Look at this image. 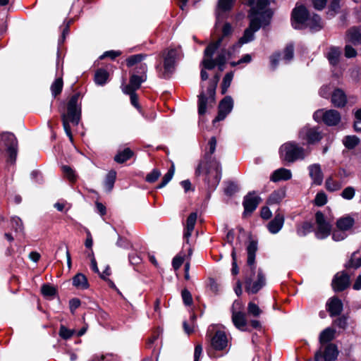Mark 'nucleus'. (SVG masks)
Returning <instances> with one entry per match:
<instances>
[{
    "label": "nucleus",
    "mask_w": 361,
    "mask_h": 361,
    "mask_svg": "<svg viewBox=\"0 0 361 361\" xmlns=\"http://www.w3.org/2000/svg\"><path fill=\"white\" fill-rule=\"evenodd\" d=\"M243 2L251 7L249 14L250 23L238 41L240 44L252 41L255 32L260 28L262 24V18L265 16H269V13L264 11L268 4V0H243Z\"/></svg>",
    "instance_id": "nucleus-1"
},
{
    "label": "nucleus",
    "mask_w": 361,
    "mask_h": 361,
    "mask_svg": "<svg viewBox=\"0 0 361 361\" xmlns=\"http://www.w3.org/2000/svg\"><path fill=\"white\" fill-rule=\"evenodd\" d=\"M292 25L295 29L309 28L311 31H318L322 27L321 18L317 14L311 15L303 6H296L291 14Z\"/></svg>",
    "instance_id": "nucleus-2"
},
{
    "label": "nucleus",
    "mask_w": 361,
    "mask_h": 361,
    "mask_svg": "<svg viewBox=\"0 0 361 361\" xmlns=\"http://www.w3.org/2000/svg\"><path fill=\"white\" fill-rule=\"evenodd\" d=\"M182 56L180 47H170L162 51L163 64L157 65L156 69L159 76L169 78L175 70L176 63Z\"/></svg>",
    "instance_id": "nucleus-3"
},
{
    "label": "nucleus",
    "mask_w": 361,
    "mask_h": 361,
    "mask_svg": "<svg viewBox=\"0 0 361 361\" xmlns=\"http://www.w3.org/2000/svg\"><path fill=\"white\" fill-rule=\"evenodd\" d=\"M78 94L73 95L68 103L67 113L62 115L63 128L71 142H73V135L69 123L78 125L80 116V109L78 104Z\"/></svg>",
    "instance_id": "nucleus-4"
},
{
    "label": "nucleus",
    "mask_w": 361,
    "mask_h": 361,
    "mask_svg": "<svg viewBox=\"0 0 361 361\" xmlns=\"http://www.w3.org/2000/svg\"><path fill=\"white\" fill-rule=\"evenodd\" d=\"M222 44V38H219L216 42H211L204 50V59L202 63L205 68L212 69L215 66H222L226 61V51L222 49L218 53L217 56L213 59L212 56L215 51Z\"/></svg>",
    "instance_id": "nucleus-5"
},
{
    "label": "nucleus",
    "mask_w": 361,
    "mask_h": 361,
    "mask_svg": "<svg viewBox=\"0 0 361 361\" xmlns=\"http://www.w3.org/2000/svg\"><path fill=\"white\" fill-rule=\"evenodd\" d=\"M207 165V162H200L196 170V173L198 175L202 173H205V180L207 182L209 187L211 189H214L218 185L221 179V166L219 163L216 161L210 162L208 168Z\"/></svg>",
    "instance_id": "nucleus-6"
},
{
    "label": "nucleus",
    "mask_w": 361,
    "mask_h": 361,
    "mask_svg": "<svg viewBox=\"0 0 361 361\" xmlns=\"http://www.w3.org/2000/svg\"><path fill=\"white\" fill-rule=\"evenodd\" d=\"M279 154L282 160L288 163L302 160L307 156L305 149L294 142H288L282 145L279 148Z\"/></svg>",
    "instance_id": "nucleus-7"
},
{
    "label": "nucleus",
    "mask_w": 361,
    "mask_h": 361,
    "mask_svg": "<svg viewBox=\"0 0 361 361\" xmlns=\"http://www.w3.org/2000/svg\"><path fill=\"white\" fill-rule=\"evenodd\" d=\"M207 336L210 338V343L215 350H224L228 345V340L225 331L218 325H210L207 331Z\"/></svg>",
    "instance_id": "nucleus-8"
},
{
    "label": "nucleus",
    "mask_w": 361,
    "mask_h": 361,
    "mask_svg": "<svg viewBox=\"0 0 361 361\" xmlns=\"http://www.w3.org/2000/svg\"><path fill=\"white\" fill-rule=\"evenodd\" d=\"M314 120L317 123L323 122L329 127L337 126L341 122V114L336 109H321L313 114Z\"/></svg>",
    "instance_id": "nucleus-9"
},
{
    "label": "nucleus",
    "mask_w": 361,
    "mask_h": 361,
    "mask_svg": "<svg viewBox=\"0 0 361 361\" xmlns=\"http://www.w3.org/2000/svg\"><path fill=\"white\" fill-rule=\"evenodd\" d=\"M231 312V319L235 327L242 331H250L247 315L243 312V304L240 301L233 302Z\"/></svg>",
    "instance_id": "nucleus-10"
},
{
    "label": "nucleus",
    "mask_w": 361,
    "mask_h": 361,
    "mask_svg": "<svg viewBox=\"0 0 361 361\" xmlns=\"http://www.w3.org/2000/svg\"><path fill=\"white\" fill-rule=\"evenodd\" d=\"M1 139L6 147L7 161L11 164L15 163L18 153V141L16 136L11 133L6 132L1 134Z\"/></svg>",
    "instance_id": "nucleus-11"
},
{
    "label": "nucleus",
    "mask_w": 361,
    "mask_h": 361,
    "mask_svg": "<svg viewBox=\"0 0 361 361\" xmlns=\"http://www.w3.org/2000/svg\"><path fill=\"white\" fill-rule=\"evenodd\" d=\"M315 222L316 229L314 234L317 239H326L331 235V225L322 212H317L315 214Z\"/></svg>",
    "instance_id": "nucleus-12"
},
{
    "label": "nucleus",
    "mask_w": 361,
    "mask_h": 361,
    "mask_svg": "<svg viewBox=\"0 0 361 361\" xmlns=\"http://www.w3.org/2000/svg\"><path fill=\"white\" fill-rule=\"evenodd\" d=\"M219 81V78L211 82L207 87V94L208 97H207L203 92L200 93L199 95L198 99V113L200 115H203L205 114L207 110V103H214V95L216 87Z\"/></svg>",
    "instance_id": "nucleus-13"
},
{
    "label": "nucleus",
    "mask_w": 361,
    "mask_h": 361,
    "mask_svg": "<svg viewBox=\"0 0 361 361\" xmlns=\"http://www.w3.org/2000/svg\"><path fill=\"white\" fill-rule=\"evenodd\" d=\"M299 138L307 144H314L321 140L322 135L317 128L305 126L299 132Z\"/></svg>",
    "instance_id": "nucleus-14"
},
{
    "label": "nucleus",
    "mask_w": 361,
    "mask_h": 361,
    "mask_svg": "<svg viewBox=\"0 0 361 361\" xmlns=\"http://www.w3.org/2000/svg\"><path fill=\"white\" fill-rule=\"evenodd\" d=\"M338 355L337 346L335 344L329 343L326 345L322 354L321 350L317 351L314 355V361H334L336 360Z\"/></svg>",
    "instance_id": "nucleus-15"
},
{
    "label": "nucleus",
    "mask_w": 361,
    "mask_h": 361,
    "mask_svg": "<svg viewBox=\"0 0 361 361\" xmlns=\"http://www.w3.org/2000/svg\"><path fill=\"white\" fill-rule=\"evenodd\" d=\"M146 57L147 55L143 54L130 56L126 59L127 66L131 67L136 65V73L140 75H146L147 66L146 63H141Z\"/></svg>",
    "instance_id": "nucleus-16"
},
{
    "label": "nucleus",
    "mask_w": 361,
    "mask_h": 361,
    "mask_svg": "<svg viewBox=\"0 0 361 361\" xmlns=\"http://www.w3.org/2000/svg\"><path fill=\"white\" fill-rule=\"evenodd\" d=\"M233 107V101L231 97H225L219 103L217 116L213 122H219L224 120L226 116L231 111Z\"/></svg>",
    "instance_id": "nucleus-17"
},
{
    "label": "nucleus",
    "mask_w": 361,
    "mask_h": 361,
    "mask_svg": "<svg viewBox=\"0 0 361 361\" xmlns=\"http://www.w3.org/2000/svg\"><path fill=\"white\" fill-rule=\"evenodd\" d=\"M146 80L147 75H137V74H133L130 78L129 84L123 86L122 90L124 93L135 92Z\"/></svg>",
    "instance_id": "nucleus-18"
},
{
    "label": "nucleus",
    "mask_w": 361,
    "mask_h": 361,
    "mask_svg": "<svg viewBox=\"0 0 361 361\" xmlns=\"http://www.w3.org/2000/svg\"><path fill=\"white\" fill-rule=\"evenodd\" d=\"M349 285L350 277L344 271L337 273L332 281V287L335 291H342Z\"/></svg>",
    "instance_id": "nucleus-19"
},
{
    "label": "nucleus",
    "mask_w": 361,
    "mask_h": 361,
    "mask_svg": "<svg viewBox=\"0 0 361 361\" xmlns=\"http://www.w3.org/2000/svg\"><path fill=\"white\" fill-rule=\"evenodd\" d=\"M265 285V278L261 270L257 272V279L254 281L247 280L246 281L245 289L249 293H257Z\"/></svg>",
    "instance_id": "nucleus-20"
},
{
    "label": "nucleus",
    "mask_w": 361,
    "mask_h": 361,
    "mask_svg": "<svg viewBox=\"0 0 361 361\" xmlns=\"http://www.w3.org/2000/svg\"><path fill=\"white\" fill-rule=\"evenodd\" d=\"M331 102L334 107L343 108L348 103L347 95L342 89L336 88L331 92Z\"/></svg>",
    "instance_id": "nucleus-21"
},
{
    "label": "nucleus",
    "mask_w": 361,
    "mask_h": 361,
    "mask_svg": "<svg viewBox=\"0 0 361 361\" xmlns=\"http://www.w3.org/2000/svg\"><path fill=\"white\" fill-rule=\"evenodd\" d=\"M309 176L312 180V184L321 185L324 180V174L319 164H310L307 167Z\"/></svg>",
    "instance_id": "nucleus-22"
},
{
    "label": "nucleus",
    "mask_w": 361,
    "mask_h": 361,
    "mask_svg": "<svg viewBox=\"0 0 361 361\" xmlns=\"http://www.w3.org/2000/svg\"><path fill=\"white\" fill-rule=\"evenodd\" d=\"M260 198L255 193L250 192L244 198L243 207H244V215L251 214L259 203Z\"/></svg>",
    "instance_id": "nucleus-23"
},
{
    "label": "nucleus",
    "mask_w": 361,
    "mask_h": 361,
    "mask_svg": "<svg viewBox=\"0 0 361 361\" xmlns=\"http://www.w3.org/2000/svg\"><path fill=\"white\" fill-rule=\"evenodd\" d=\"M293 46L289 44L284 49L283 54L276 53L274 57H272V66L280 61H283L284 63H288L293 58Z\"/></svg>",
    "instance_id": "nucleus-24"
},
{
    "label": "nucleus",
    "mask_w": 361,
    "mask_h": 361,
    "mask_svg": "<svg viewBox=\"0 0 361 361\" xmlns=\"http://www.w3.org/2000/svg\"><path fill=\"white\" fill-rule=\"evenodd\" d=\"M355 223V221L353 216L347 214L338 219L336 222V226L348 233L353 229Z\"/></svg>",
    "instance_id": "nucleus-25"
},
{
    "label": "nucleus",
    "mask_w": 361,
    "mask_h": 361,
    "mask_svg": "<svg viewBox=\"0 0 361 361\" xmlns=\"http://www.w3.org/2000/svg\"><path fill=\"white\" fill-rule=\"evenodd\" d=\"M326 306L331 317L339 315L343 310V303L337 298H330L326 303Z\"/></svg>",
    "instance_id": "nucleus-26"
},
{
    "label": "nucleus",
    "mask_w": 361,
    "mask_h": 361,
    "mask_svg": "<svg viewBox=\"0 0 361 361\" xmlns=\"http://www.w3.org/2000/svg\"><path fill=\"white\" fill-rule=\"evenodd\" d=\"M292 178V172L286 168H279L272 172V182L286 181Z\"/></svg>",
    "instance_id": "nucleus-27"
},
{
    "label": "nucleus",
    "mask_w": 361,
    "mask_h": 361,
    "mask_svg": "<svg viewBox=\"0 0 361 361\" xmlns=\"http://www.w3.org/2000/svg\"><path fill=\"white\" fill-rule=\"evenodd\" d=\"M344 184V181L336 180L333 176H329L326 179L325 188L329 192H336L339 190Z\"/></svg>",
    "instance_id": "nucleus-28"
},
{
    "label": "nucleus",
    "mask_w": 361,
    "mask_h": 361,
    "mask_svg": "<svg viewBox=\"0 0 361 361\" xmlns=\"http://www.w3.org/2000/svg\"><path fill=\"white\" fill-rule=\"evenodd\" d=\"M73 285L80 290H85L89 287L87 277L80 273H78L73 276Z\"/></svg>",
    "instance_id": "nucleus-29"
},
{
    "label": "nucleus",
    "mask_w": 361,
    "mask_h": 361,
    "mask_svg": "<svg viewBox=\"0 0 361 361\" xmlns=\"http://www.w3.org/2000/svg\"><path fill=\"white\" fill-rule=\"evenodd\" d=\"M284 215L276 212L274 218L272 219V234L279 233L284 224Z\"/></svg>",
    "instance_id": "nucleus-30"
},
{
    "label": "nucleus",
    "mask_w": 361,
    "mask_h": 361,
    "mask_svg": "<svg viewBox=\"0 0 361 361\" xmlns=\"http://www.w3.org/2000/svg\"><path fill=\"white\" fill-rule=\"evenodd\" d=\"M197 217V216L196 213H191L188 217L186 221L185 231L184 232V238L188 239L191 235L196 223Z\"/></svg>",
    "instance_id": "nucleus-31"
},
{
    "label": "nucleus",
    "mask_w": 361,
    "mask_h": 361,
    "mask_svg": "<svg viewBox=\"0 0 361 361\" xmlns=\"http://www.w3.org/2000/svg\"><path fill=\"white\" fill-rule=\"evenodd\" d=\"M257 243L255 241H251L247 247V265L250 267L251 269H252V267L254 266L255 264V252L257 251Z\"/></svg>",
    "instance_id": "nucleus-32"
},
{
    "label": "nucleus",
    "mask_w": 361,
    "mask_h": 361,
    "mask_svg": "<svg viewBox=\"0 0 361 361\" xmlns=\"http://www.w3.org/2000/svg\"><path fill=\"white\" fill-rule=\"evenodd\" d=\"M341 51L338 47H332L326 54L329 63L332 65H336L338 63Z\"/></svg>",
    "instance_id": "nucleus-33"
},
{
    "label": "nucleus",
    "mask_w": 361,
    "mask_h": 361,
    "mask_svg": "<svg viewBox=\"0 0 361 361\" xmlns=\"http://www.w3.org/2000/svg\"><path fill=\"white\" fill-rule=\"evenodd\" d=\"M336 331L330 327L323 330L319 335V342L323 344L334 339Z\"/></svg>",
    "instance_id": "nucleus-34"
},
{
    "label": "nucleus",
    "mask_w": 361,
    "mask_h": 361,
    "mask_svg": "<svg viewBox=\"0 0 361 361\" xmlns=\"http://www.w3.org/2000/svg\"><path fill=\"white\" fill-rule=\"evenodd\" d=\"M348 38L349 42L354 44L361 42V32L357 27H352L348 32Z\"/></svg>",
    "instance_id": "nucleus-35"
},
{
    "label": "nucleus",
    "mask_w": 361,
    "mask_h": 361,
    "mask_svg": "<svg viewBox=\"0 0 361 361\" xmlns=\"http://www.w3.org/2000/svg\"><path fill=\"white\" fill-rule=\"evenodd\" d=\"M133 155V151L130 148H126L123 150L118 152V154L114 157V160L117 163H123L130 159Z\"/></svg>",
    "instance_id": "nucleus-36"
},
{
    "label": "nucleus",
    "mask_w": 361,
    "mask_h": 361,
    "mask_svg": "<svg viewBox=\"0 0 361 361\" xmlns=\"http://www.w3.org/2000/svg\"><path fill=\"white\" fill-rule=\"evenodd\" d=\"M331 234L332 240L336 242L342 241L345 240L348 235L347 232L343 229L341 230V228H338L336 226L334 229H331Z\"/></svg>",
    "instance_id": "nucleus-37"
},
{
    "label": "nucleus",
    "mask_w": 361,
    "mask_h": 361,
    "mask_svg": "<svg viewBox=\"0 0 361 361\" xmlns=\"http://www.w3.org/2000/svg\"><path fill=\"white\" fill-rule=\"evenodd\" d=\"M361 267V257H357V252H353L349 260L345 264L346 269H357Z\"/></svg>",
    "instance_id": "nucleus-38"
},
{
    "label": "nucleus",
    "mask_w": 361,
    "mask_h": 361,
    "mask_svg": "<svg viewBox=\"0 0 361 361\" xmlns=\"http://www.w3.org/2000/svg\"><path fill=\"white\" fill-rule=\"evenodd\" d=\"M116 178V172L114 170L109 171L104 180V186L108 192L113 189Z\"/></svg>",
    "instance_id": "nucleus-39"
},
{
    "label": "nucleus",
    "mask_w": 361,
    "mask_h": 361,
    "mask_svg": "<svg viewBox=\"0 0 361 361\" xmlns=\"http://www.w3.org/2000/svg\"><path fill=\"white\" fill-rule=\"evenodd\" d=\"M109 78V73L106 70L99 69L94 75V81L98 85H104L106 82Z\"/></svg>",
    "instance_id": "nucleus-40"
},
{
    "label": "nucleus",
    "mask_w": 361,
    "mask_h": 361,
    "mask_svg": "<svg viewBox=\"0 0 361 361\" xmlns=\"http://www.w3.org/2000/svg\"><path fill=\"white\" fill-rule=\"evenodd\" d=\"M313 230V225L307 221L302 223L297 227V234L299 236H305Z\"/></svg>",
    "instance_id": "nucleus-41"
},
{
    "label": "nucleus",
    "mask_w": 361,
    "mask_h": 361,
    "mask_svg": "<svg viewBox=\"0 0 361 361\" xmlns=\"http://www.w3.org/2000/svg\"><path fill=\"white\" fill-rule=\"evenodd\" d=\"M343 145L348 149L355 148L360 142V139L355 135H348L343 139Z\"/></svg>",
    "instance_id": "nucleus-42"
},
{
    "label": "nucleus",
    "mask_w": 361,
    "mask_h": 361,
    "mask_svg": "<svg viewBox=\"0 0 361 361\" xmlns=\"http://www.w3.org/2000/svg\"><path fill=\"white\" fill-rule=\"evenodd\" d=\"M63 82L62 78H56L54 81V82L51 84V91L52 94L54 97L57 96L58 94H59L61 92L62 88H63Z\"/></svg>",
    "instance_id": "nucleus-43"
},
{
    "label": "nucleus",
    "mask_w": 361,
    "mask_h": 361,
    "mask_svg": "<svg viewBox=\"0 0 361 361\" xmlns=\"http://www.w3.org/2000/svg\"><path fill=\"white\" fill-rule=\"evenodd\" d=\"M41 292L44 297L51 298L56 294V289L53 286L44 284L42 286Z\"/></svg>",
    "instance_id": "nucleus-44"
},
{
    "label": "nucleus",
    "mask_w": 361,
    "mask_h": 361,
    "mask_svg": "<svg viewBox=\"0 0 361 361\" xmlns=\"http://www.w3.org/2000/svg\"><path fill=\"white\" fill-rule=\"evenodd\" d=\"M173 165L170 168L168 172L164 176L161 183L157 186V188H162L172 179L174 174Z\"/></svg>",
    "instance_id": "nucleus-45"
},
{
    "label": "nucleus",
    "mask_w": 361,
    "mask_h": 361,
    "mask_svg": "<svg viewBox=\"0 0 361 361\" xmlns=\"http://www.w3.org/2000/svg\"><path fill=\"white\" fill-rule=\"evenodd\" d=\"M62 171L64 176L68 179L71 182H75L76 180V175L75 171L68 166H63L61 167Z\"/></svg>",
    "instance_id": "nucleus-46"
},
{
    "label": "nucleus",
    "mask_w": 361,
    "mask_h": 361,
    "mask_svg": "<svg viewBox=\"0 0 361 361\" xmlns=\"http://www.w3.org/2000/svg\"><path fill=\"white\" fill-rule=\"evenodd\" d=\"M353 128L356 132H361V108L354 112Z\"/></svg>",
    "instance_id": "nucleus-47"
},
{
    "label": "nucleus",
    "mask_w": 361,
    "mask_h": 361,
    "mask_svg": "<svg viewBox=\"0 0 361 361\" xmlns=\"http://www.w3.org/2000/svg\"><path fill=\"white\" fill-rule=\"evenodd\" d=\"M247 312L253 317H259L262 313V310L259 306L253 302H250L247 305Z\"/></svg>",
    "instance_id": "nucleus-48"
},
{
    "label": "nucleus",
    "mask_w": 361,
    "mask_h": 361,
    "mask_svg": "<svg viewBox=\"0 0 361 361\" xmlns=\"http://www.w3.org/2000/svg\"><path fill=\"white\" fill-rule=\"evenodd\" d=\"M355 195V189L352 186L346 187L341 192V196L347 200L353 199Z\"/></svg>",
    "instance_id": "nucleus-49"
},
{
    "label": "nucleus",
    "mask_w": 361,
    "mask_h": 361,
    "mask_svg": "<svg viewBox=\"0 0 361 361\" xmlns=\"http://www.w3.org/2000/svg\"><path fill=\"white\" fill-rule=\"evenodd\" d=\"M233 78V73L232 72L228 73L225 75L222 82V94L226 93L227 91V89L231 85Z\"/></svg>",
    "instance_id": "nucleus-50"
},
{
    "label": "nucleus",
    "mask_w": 361,
    "mask_h": 361,
    "mask_svg": "<svg viewBox=\"0 0 361 361\" xmlns=\"http://www.w3.org/2000/svg\"><path fill=\"white\" fill-rule=\"evenodd\" d=\"M235 0H219L218 7L223 11H229L233 6Z\"/></svg>",
    "instance_id": "nucleus-51"
},
{
    "label": "nucleus",
    "mask_w": 361,
    "mask_h": 361,
    "mask_svg": "<svg viewBox=\"0 0 361 361\" xmlns=\"http://www.w3.org/2000/svg\"><path fill=\"white\" fill-rule=\"evenodd\" d=\"M327 202V196L324 192H319L314 198V204L317 206L322 207Z\"/></svg>",
    "instance_id": "nucleus-52"
},
{
    "label": "nucleus",
    "mask_w": 361,
    "mask_h": 361,
    "mask_svg": "<svg viewBox=\"0 0 361 361\" xmlns=\"http://www.w3.org/2000/svg\"><path fill=\"white\" fill-rule=\"evenodd\" d=\"M286 192L283 188L274 191V192L272 193V203L280 202L284 198Z\"/></svg>",
    "instance_id": "nucleus-53"
},
{
    "label": "nucleus",
    "mask_w": 361,
    "mask_h": 361,
    "mask_svg": "<svg viewBox=\"0 0 361 361\" xmlns=\"http://www.w3.org/2000/svg\"><path fill=\"white\" fill-rule=\"evenodd\" d=\"M232 32L233 27L231 24L228 23H225L222 27V36L220 37L222 38V42L224 41V38L231 36Z\"/></svg>",
    "instance_id": "nucleus-54"
},
{
    "label": "nucleus",
    "mask_w": 361,
    "mask_h": 361,
    "mask_svg": "<svg viewBox=\"0 0 361 361\" xmlns=\"http://www.w3.org/2000/svg\"><path fill=\"white\" fill-rule=\"evenodd\" d=\"M161 176V172L157 169H154L146 176V180L149 183L155 182Z\"/></svg>",
    "instance_id": "nucleus-55"
},
{
    "label": "nucleus",
    "mask_w": 361,
    "mask_h": 361,
    "mask_svg": "<svg viewBox=\"0 0 361 361\" xmlns=\"http://www.w3.org/2000/svg\"><path fill=\"white\" fill-rule=\"evenodd\" d=\"M73 334V331L67 329L64 326H61L59 330V335L61 338L64 339L70 338Z\"/></svg>",
    "instance_id": "nucleus-56"
},
{
    "label": "nucleus",
    "mask_w": 361,
    "mask_h": 361,
    "mask_svg": "<svg viewBox=\"0 0 361 361\" xmlns=\"http://www.w3.org/2000/svg\"><path fill=\"white\" fill-rule=\"evenodd\" d=\"M331 88L330 85H323L319 92V95L323 98H329L331 96Z\"/></svg>",
    "instance_id": "nucleus-57"
},
{
    "label": "nucleus",
    "mask_w": 361,
    "mask_h": 361,
    "mask_svg": "<svg viewBox=\"0 0 361 361\" xmlns=\"http://www.w3.org/2000/svg\"><path fill=\"white\" fill-rule=\"evenodd\" d=\"M182 298L183 300V302L186 305H190L192 303V298L190 293L188 290H183L182 291Z\"/></svg>",
    "instance_id": "nucleus-58"
},
{
    "label": "nucleus",
    "mask_w": 361,
    "mask_h": 361,
    "mask_svg": "<svg viewBox=\"0 0 361 361\" xmlns=\"http://www.w3.org/2000/svg\"><path fill=\"white\" fill-rule=\"evenodd\" d=\"M334 324L340 329H345L347 326V318L345 317H341L334 321Z\"/></svg>",
    "instance_id": "nucleus-59"
},
{
    "label": "nucleus",
    "mask_w": 361,
    "mask_h": 361,
    "mask_svg": "<svg viewBox=\"0 0 361 361\" xmlns=\"http://www.w3.org/2000/svg\"><path fill=\"white\" fill-rule=\"evenodd\" d=\"M11 223H12L13 227L16 229V231H20L23 230V223L20 218H18V217L12 218Z\"/></svg>",
    "instance_id": "nucleus-60"
},
{
    "label": "nucleus",
    "mask_w": 361,
    "mask_h": 361,
    "mask_svg": "<svg viewBox=\"0 0 361 361\" xmlns=\"http://www.w3.org/2000/svg\"><path fill=\"white\" fill-rule=\"evenodd\" d=\"M183 261H184L183 257L180 256V255L176 256L173 258V262H172V265H173V267L174 268V269H176V270L178 269L181 267L182 264L183 263Z\"/></svg>",
    "instance_id": "nucleus-61"
},
{
    "label": "nucleus",
    "mask_w": 361,
    "mask_h": 361,
    "mask_svg": "<svg viewBox=\"0 0 361 361\" xmlns=\"http://www.w3.org/2000/svg\"><path fill=\"white\" fill-rule=\"evenodd\" d=\"M209 152H207L206 154V156H211L214 152H215V149H216V140L214 137H212L209 141Z\"/></svg>",
    "instance_id": "nucleus-62"
},
{
    "label": "nucleus",
    "mask_w": 361,
    "mask_h": 361,
    "mask_svg": "<svg viewBox=\"0 0 361 361\" xmlns=\"http://www.w3.org/2000/svg\"><path fill=\"white\" fill-rule=\"evenodd\" d=\"M357 55L356 50L350 45H346L345 47V56L347 58H353Z\"/></svg>",
    "instance_id": "nucleus-63"
},
{
    "label": "nucleus",
    "mask_w": 361,
    "mask_h": 361,
    "mask_svg": "<svg viewBox=\"0 0 361 361\" xmlns=\"http://www.w3.org/2000/svg\"><path fill=\"white\" fill-rule=\"evenodd\" d=\"M202 354V344L196 345L194 351V361H200V359Z\"/></svg>",
    "instance_id": "nucleus-64"
}]
</instances>
